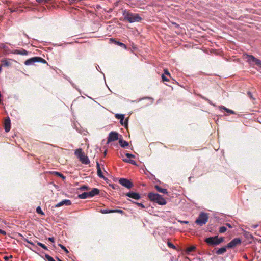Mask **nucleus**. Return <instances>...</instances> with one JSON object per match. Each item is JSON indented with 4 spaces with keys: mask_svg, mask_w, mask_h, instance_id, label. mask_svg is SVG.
Masks as SVG:
<instances>
[{
    "mask_svg": "<svg viewBox=\"0 0 261 261\" xmlns=\"http://www.w3.org/2000/svg\"><path fill=\"white\" fill-rule=\"evenodd\" d=\"M88 187L83 185L77 189V196H95L99 193V190L97 188H93L90 191L87 192Z\"/></svg>",
    "mask_w": 261,
    "mask_h": 261,
    "instance_id": "1",
    "label": "nucleus"
},
{
    "mask_svg": "<svg viewBox=\"0 0 261 261\" xmlns=\"http://www.w3.org/2000/svg\"><path fill=\"white\" fill-rule=\"evenodd\" d=\"M123 15L124 19L127 20L130 23L139 22L142 20V18L138 14L130 13L126 10L123 11Z\"/></svg>",
    "mask_w": 261,
    "mask_h": 261,
    "instance_id": "2",
    "label": "nucleus"
},
{
    "mask_svg": "<svg viewBox=\"0 0 261 261\" xmlns=\"http://www.w3.org/2000/svg\"><path fill=\"white\" fill-rule=\"evenodd\" d=\"M224 238H218V236L211 237L206 238L204 240L205 242L209 245H218L223 242Z\"/></svg>",
    "mask_w": 261,
    "mask_h": 261,
    "instance_id": "3",
    "label": "nucleus"
},
{
    "mask_svg": "<svg viewBox=\"0 0 261 261\" xmlns=\"http://www.w3.org/2000/svg\"><path fill=\"white\" fill-rule=\"evenodd\" d=\"M208 215L204 212H200L198 217L196 219L195 223L198 225L201 226L206 223L208 221Z\"/></svg>",
    "mask_w": 261,
    "mask_h": 261,
    "instance_id": "4",
    "label": "nucleus"
},
{
    "mask_svg": "<svg viewBox=\"0 0 261 261\" xmlns=\"http://www.w3.org/2000/svg\"><path fill=\"white\" fill-rule=\"evenodd\" d=\"M247 61L250 64H254L258 67L261 68V60L257 59L255 57L251 55H247Z\"/></svg>",
    "mask_w": 261,
    "mask_h": 261,
    "instance_id": "5",
    "label": "nucleus"
},
{
    "mask_svg": "<svg viewBox=\"0 0 261 261\" xmlns=\"http://www.w3.org/2000/svg\"><path fill=\"white\" fill-rule=\"evenodd\" d=\"M119 134L116 132L112 131L109 134L108 137L107 144L110 143L111 142L119 140L120 137Z\"/></svg>",
    "mask_w": 261,
    "mask_h": 261,
    "instance_id": "6",
    "label": "nucleus"
},
{
    "mask_svg": "<svg viewBox=\"0 0 261 261\" xmlns=\"http://www.w3.org/2000/svg\"><path fill=\"white\" fill-rule=\"evenodd\" d=\"M150 200L154 203H156L161 205H165L167 203L166 200L163 197H148Z\"/></svg>",
    "mask_w": 261,
    "mask_h": 261,
    "instance_id": "7",
    "label": "nucleus"
},
{
    "mask_svg": "<svg viewBox=\"0 0 261 261\" xmlns=\"http://www.w3.org/2000/svg\"><path fill=\"white\" fill-rule=\"evenodd\" d=\"M119 182L127 189L131 188L133 186V183L129 179L126 178H120L119 180Z\"/></svg>",
    "mask_w": 261,
    "mask_h": 261,
    "instance_id": "8",
    "label": "nucleus"
},
{
    "mask_svg": "<svg viewBox=\"0 0 261 261\" xmlns=\"http://www.w3.org/2000/svg\"><path fill=\"white\" fill-rule=\"evenodd\" d=\"M241 243V240L239 238H236L232 240L227 245L226 247L231 248Z\"/></svg>",
    "mask_w": 261,
    "mask_h": 261,
    "instance_id": "9",
    "label": "nucleus"
},
{
    "mask_svg": "<svg viewBox=\"0 0 261 261\" xmlns=\"http://www.w3.org/2000/svg\"><path fill=\"white\" fill-rule=\"evenodd\" d=\"M4 128L6 132H9L11 129V121L9 117L5 119L4 122Z\"/></svg>",
    "mask_w": 261,
    "mask_h": 261,
    "instance_id": "10",
    "label": "nucleus"
},
{
    "mask_svg": "<svg viewBox=\"0 0 261 261\" xmlns=\"http://www.w3.org/2000/svg\"><path fill=\"white\" fill-rule=\"evenodd\" d=\"M71 204V202L70 200L68 199H65L62 200V201L59 202L57 203L55 207H59L60 206H63V205H70Z\"/></svg>",
    "mask_w": 261,
    "mask_h": 261,
    "instance_id": "11",
    "label": "nucleus"
},
{
    "mask_svg": "<svg viewBox=\"0 0 261 261\" xmlns=\"http://www.w3.org/2000/svg\"><path fill=\"white\" fill-rule=\"evenodd\" d=\"M79 160L82 162V163L87 165L90 163V161L88 158L85 155L84 153L82 155L81 157L79 158Z\"/></svg>",
    "mask_w": 261,
    "mask_h": 261,
    "instance_id": "12",
    "label": "nucleus"
},
{
    "mask_svg": "<svg viewBox=\"0 0 261 261\" xmlns=\"http://www.w3.org/2000/svg\"><path fill=\"white\" fill-rule=\"evenodd\" d=\"M36 62H37L36 57H32L31 58H30V59L27 60L24 62V64L25 65H33L34 63H36Z\"/></svg>",
    "mask_w": 261,
    "mask_h": 261,
    "instance_id": "13",
    "label": "nucleus"
},
{
    "mask_svg": "<svg viewBox=\"0 0 261 261\" xmlns=\"http://www.w3.org/2000/svg\"><path fill=\"white\" fill-rule=\"evenodd\" d=\"M119 143L120 145L122 147H123V148L128 146V145H129L128 142L123 140L122 135H120V138L119 139Z\"/></svg>",
    "mask_w": 261,
    "mask_h": 261,
    "instance_id": "14",
    "label": "nucleus"
},
{
    "mask_svg": "<svg viewBox=\"0 0 261 261\" xmlns=\"http://www.w3.org/2000/svg\"><path fill=\"white\" fill-rule=\"evenodd\" d=\"M14 53L15 54H19L21 55H27L28 54V51L22 48L19 50L16 49L14 50Z\"/></svg>",
    "mask_w": 261,
    "mask_h": 261,
    "instance_id": "15",
    "label": "nucleus"
},
{
    "mask_svg": "<svg viewBox=\"0 0 261 261\" xmlns=\"http://www.w3.org/2000/svg\"><path fill=\"white\" fill-rule=\"evenodd\" d=\"M227 248H228L226 247V246L221 247L216 251V253L217 255L223 254L226 251Z\"/></svg>",
    "mask_w": 261,
    "mask_h": 261,
    "instance_id": "16",
    "label": "nucleus"
},
{
    "mask_svg": "<svg viewBox=\"0 0 261 261\" xmlns=\"http://www.w3.org/2000/svg\"><path fill=\"white\" fill-rule=\"evenodd\" d=\"M155 189L159 192L163 194H167V190L165 188H163L160 187V186L158 185L155 186Z\"/></svg>",
    "mask_w": 261,
    "mask_h": 261,
    "instance_id": "17",
    "label": "nucleus"
},
{
    "mask_svg": "<svg viewBox=\"0 0 261 261\" xmlns=\"http://www.w3.org/2000/svg\"><path fill=\"white\" fill-rule=\"evenodd\" d=\"M220 109H223L225 110L227 113H229L230 114H236L235 112L232 110L228 109L223 106H221L219 107Z\"/></svg>",
    "mask_w": 261,
    "mask_h": 261,
    "instance_id": "18",
    "label": "nucleus"
},
{
    "mask_svg": "<svg viewBox=\"0 0 261 261\" xmlns=\"http://www.w3.org/2000/svg\"><path fill=\"white\" fill-rule=\"evenodd\" d=\"M74 153L77 156V158H79L84 153L82 151V149L81 148H79L75 150Z\"/></svg>",
    "mask_w": 261,
    "mask_h": 261,
    "instance_id": "19",
    "label": "nucleus"
},
{
    "mask_svg": "<svg viewBox=\"0 0 261 261\" xmlns=\"http://www.w3.org/2000/svg\"><path fill=\"white\" fill-rule=\"evenodd\" d=\"M196 249V247L194 246H191L188 247L186 250V253L189 254L191 252L194 251Z\"/></svg>",
    "mask_w": 261,
    "mask_h": 261,
    "instance_id": "20",
    "label": "nucleus"
},
{
    "mask_svg": "<svg viewBox=\"0 0 261 261\" xmlns=\"http://www.w3.org/2000/svg\"><path fill=\"white\" fill-rule=\"evenodd\" d=\"M44 259L45 261H56L53 257L47 254L44 255Z\"/></svg>",
    "mask_w": 261,
    "mask_h": 261,
    "instance_id": "21",
    "label": "nucleus"
},
{
    "mask_svg": "<svg viewBox=\"0 0 261 261\" xmlns=\"http://www.w3.org/2000/svg\"><path fill=\"white\" fill-rule=\"evenodd\" d=\"M123 161L124 162L129 163H130V164H132V165H137L136 161L133 160L124 159H123Z\"/></svg>",
    "mask_w": 261,
    "mask_h": 261,
    "instance_id": "22",
    "label": "nucleus"
},
{
    "mask_svg": "<svg viewBox=\"0 0 261 261\" xmlns=\"http://www.w3.org/2000/svg\"><path fill=\"white\" fill-rule=\"evenodd\" d=\"M115 43L116 44L120 46V47H122V48H123L124 49H126V48H127L126 45L125 44H124V43H123L122 42H120L119 41H115Z\"/></svg>",
    "mask_w": 261,
    "mask_h": 261,
    "instance_id": "23",
    "label": "nucleus"
},
{
    "mask_svg": "<svg viewBox=\"0 0 261 261\" xmlns=\"http://www.w3.org/2000/svg\"><path fill=\"white\" fill-rule=\"evenodd\" d=\"M36 61H37V62H40V63H47V62L46 61V60L45 59H44L40 57H36Z\"/></svg>",
    "mask_w": 261,
    "mask_h": 261,
    "instance_id": "24",
    "label": "nucleus"
},
{
    "mask_svg": "<svg viewBox=\"0 0 261 261\" xmlns=\"http://www.w3.org/2000/svg\"><path fill=\"white\" fill-rule=\"evenodd\" d=\"M120 123H121V125H124L125 126V127H126V128L127 127V126H128V120H125L124 121V119H121L120 120Z\"/></svg>",
    "mask_w": 261,
    "mask_h": 261,
    "instance_id": "25",
    "label": "nucleus"
},
{
    "mask_svg": "<svg viewBox=\"0 0 261 261\" xmlns=\"http://www.w3.org/2000/svg\"><path fill=\"white\" fill-rule=\"evenodd\" d=\"M36 213L38 214H40L42 216H44L45 215L44 213L42 211L40 206H38L36 208Z\"/></svg>",
    "mask_w": 261,
    "mask_h": 261,
    "instance_id": "26",
    "label": "nucleus"
},
{
    "mask_svg": "<svg viewBox=\"0 0 261 261\" xmlns=\"http://www.w3.org/2000/svg\"><path fill=\"white\" fill-rule=\"evenodd\" d=\"M54 174L55 175H57L58 176H59L60 177H61L63 180H64L65 179V178H66V177L65 176H64V175L62 174L60 172H55Z\"/></svg>",
    "mask_w": 261,
    "mask_h": 261,
    "instance_id": "27",
    "label": "nucleus"
},
{
    "mask_svg": "<svg viewBox=\"0 0 261 261\" xmlns=\"http://www.w3.org/2000/svg\"><path fill=\"white\" fill-rule=\"evenodd\" d=\"M227 230V228L225 226H221L219 228V231L220 233H222L226 232Z\"/></svg>",
    "mask_w": 261,
    "mask_h": 261,
    "instance_id": "28",
    "label": "nucleus"
},
{
    "mask_svg": "<svg viewBox=\"0 0 261 261\" xmlns=\"http://www.w3.org/2000/svg\"><path fill=\"white\" fill-rule=\"evenodd\" d=\"M115 117L118 119H124V115L123 114H116L115 115Z\"/></svg>",
    "mask_w": 261,
    "mask_h": 261,
    "instance_id": "29",
    "label": "nucleus"
},
{
    "mask_svg": "<svg viewBox=\"0 0 261 261\" xmlns=\"http://www.w3.org/2000/svg\"><path fill=\"white\" fill-rule=\"evenodd\" d=\"M113 210H109V209H104V210H101V212L103 214H108L110 213H113Z\"/></svg>",
    "mask_w": 261,
    "mask_h": 261,
    "instance_id": "30",
    "label": "nucleus"
},
{
    "mask_svg": "<svg viewBox=\"0 0 261 261\" xmlns=\"http://www.w3.org/2000/svg\"><path fill=\"white\" fill-rule=\"evenodd\" d=\"M98 176L101 178H105L103 176L101 169H98V170L97 171Z\"/></svg>",
    "mask_w": 261,
    "mask_h": 261,
    "instance_id": "31",
    "label": "nucleus"
},
{
    "mask_svg": "<svg viewBox=\"0 0 261 261\" xmlns=\"http://www.w3.org/2000/svg\"><path fill=\"white\" fill-rule=\"evenodd\" d=\"M126 196H140L139 193L135 192H128L127 193Z\"/></svg>",
    "mask_w": 261,
    "mask_h": 261,
    "instance_id": "32",
    "label": "nucleus"
},
{
    "mask_svg": "<svg viewBox=\"0 0 261 261\" xmlns=\"http://www.w3.org/2000/svg\"><path fill=\"white\" fill-rule=\"evenodd\" d=\"M62 249H63L66 253H69V251L67 249V248L63 245L61 244H59L58 245Z\"/></svg>",
    "mask_w": 261,
    "mask_h": 261,
    "instance_id": "33",
    "label": "nucleus"
},
{
    "mask_svg": "<svg viewBox=\"0 0 261 261\" xmlns=\"http://www.w3.org/2000/svg\"><path fill=\"white\" fill-rule=\"evenodd\" d=\"M199 97H200V98H202L203 99H204L205 100H206V101H207L208 103H210V104H211V105H212V103L210 99H208V98H207L206 97H204V96H202V95H199Z\"/></svg>",
    "mask_w": 261,
    "mask_h": 261,
    "instance_id": "34",
    "label": "nucleus"
},
{
    "mask_svg": "<svg viewBox=\"0 0 261 261\" xmlns=\"http://www.w3.org/2000/svg\"><path fill=\"white\" fill-rule=\"evenodd\" d=\"M167 245L169 248L176 249V246L170 242H168Z\"/></svg>",
    "mask_w": 261,
    "mask_h": 261,
    "instance_id": "35",
    "label": "nucleus"
},
{
    "mask_svg": "<svg viewBox=\"0 0 261 261\" xmlns=\"http://www.w3.org/2000/svg\"><path fill=\"white\" fill-rule=\"evenodd\" d=\"M147 196H161V195H160L158 193H154L153 192H149L148 193Z\"/></svg>",
    "mask_w": 261,
    "mask_h": 261,
    "instance_id": "36",
    "label": "nucleus"
},
{
    "mask_svg": "<svg viewBox=\"0 0 261 261\" xmlns=\"http://www.w3.org/2000/svg\"><path fill=\"white\" fill-rule=\"evenodd\" d=\"M19 236L20 237L21 239L24 241L26 242L27 243L29 242V240L27 238H25L22 234L19 233Z\"/></svg>",
    "mask_w": 261,
    "mask_h": 261,
    "instance_id": "37",
    "label": "nucleus"
},
{
    "mask_svg": "<svg viewBox=\"0 0 261 261\" xmlns=\"http://www.w3.org/2000/svg\"><path fill=\"white\" fill-rule=\"evenodd\" d=\"M13 258V256L10 255L9 256H5L4 257V259L5 261H9V259Z\"/></svg>",
    "mask_w": 261,
    "mask_h": 261,
    "instance_id": "38",
    "label": "nucleus"
},
{
    "mask_svg": "<svg viewBox=\"0 0 261 261\" xmlns=\"http://www.w3.org/2000/svg\"><path fill=\"white\" fill-rule=\"evenodd\" d=\"M112 211H113V213H121V214L123 213V211H122V210H120V209L113 210Z\"/></svg>",
    "mask_w": 261,
    "mask_h": 261,
    "instance_id": "39",
    "label": "nucleus"
},
{
    "mask_svg": "<svg viewBox=\"0 0 261 261\" xmlns=\"http://www.w3.org/2000/svg\"><path fill=\"white\" fill-rule=\"evenodd\" d=\"M125 155L128 158H134L135 157V156L134 154H132L129 153H126Z\"/></svg>",
    "mask_w": 261,
    "mask_h": 261,
    "instance_id": "40",
    "label": "nucleus"
},
{
    "mask_svg": "<svg viewBox=\"0 0 261 261\" xmlns=\"http://www.w3.org/2000/svg\"><path fill=\"white\" fill-rule=\"evenodd\" d=\"M134 202L139 207H140L142 208H143L145 207L144 205L142 203H139V202Z\"/></svg>",
    "mask_w": 261,
    "mask_h": 261,
    "instance_id": "41",
    "label": "nucleus"
},
{
    "mask_svg": "<svg viewBox=\"0 0 261 261\" xmlns=\"http://www.w3.org/2000/svg\"><path fill=\"white\" fill-rule=\"evenodd\" d=\"M162 79L163 81H169V80L166 76L165 74H162Z\"/></svg>",
    "mask_w": 261,
    "mask_h": 261,
    "instance_id": "42",
    "label": "nucleus"
},
{
    "mask_svg": "<svg viewBox=\"0 0 261 261\" xmlns=\"http://www.w3.org/2000/svg\"><path fill=\"white\" fill-rule=\"evenodd\" d=\"M3 63L4 66H8L9 65V62L7 61V60H3Z\"/></svg>",
    "mask_w": 261,
    "mask_h": 261,
    "instance_id": "43",
    "label": "nucleus"
},
{
    "mask_svg": "<svg viewBox=\"0 0 261 261\" xmlns=\"http://www.w3.org/2000/svg\"><path fill=\"white\" fill-rule=\"evenodd\" d=\"M247 95L249 96V97L251 99H253V95H252V93H251L250 91H248V92H247Z\"/></svg>",
    "mask_w": 261,
    "mask_h": 261,
    "instance_id": "44",
    "label": "nucleus"
},
{
    "mask_svg": "<svg viewBox=\"0 0 261 261\" xmlns=\"http://www.w3.org/2000/svg\"><path fill=\"white\" fill-rule=\"evenodd\" d=\"M164 74H166V75H169L170 76V73L169 72V71H168L167 69H165L164 70Z\"/></svg>",
    "mask_w": 261,
    "mask_h": 261,
    "instance_id": "45",
    "label": "nucleus"
},
{
    "mask_svg": "<svg viewBox=\"0 0 261 261\" xmlns=\"http://www.w3.org/2000/svg\"><path fill=\"white\" fill-rule=\"evenodd\" d=\"M225 225H226V226H227V227H228V228H233V226H232L231 224H230V223H226L225 224Z\"/></svg>",
    "mask_w": 261,
    "mask_h": 261,
    "instance_id": "46",
    "label": "nucleus"
},
{
    "mask_svg": "<svg viewBox=\"0 0 261 261\" xmlns=\"http://www.w3.org/2000/svg\"><path fill=\"white\" fill-rule=\"evenodd\" d=\"M48 240L49 241H50V242H53V243H54V242H55V239H54V237H49V238H48Z\"/></svg>",
    "mask_w": 261,
    "mask_h": 261,
    "instance_id": "47",
    "label": "nucleus"
},
{
    "mask_svg": "<svg viewBox=\"0 0 261 261\" xmlns=\"http://www.w3.org/2000/svg\"><path fill=\"white\" fill-rule=\"evenodd\" d=\"M41 247L45 250H48L47 247L43 244H42V246H41Z\"/></svg>",
    "mask_w": 261,
    "mask_h": 261,
    "instance_id": "48",
    "label": "nucleus"
},
{
    "mask_svg": "<svg viewBox=\"0 0 261 261\" xmlns=\"http://www.w3.org/2000/svg\"><path fill=\"white\" fill-rule=\"evenodd\" d=\"M96 168H97V171L98 170V169H100V164L98 163V162H96Z\"/></svg>",
    "mask_w": 261,
    "mask_h": 261,
    "instance_id": "49",
    "label": "nucleus"
},
{
    "mask_svg": "<svg viewBox=\"0 0 261 261\" xmlns=\"http://www.w3.org/2000/svg\"><path fill=\"white\" fill-rule=\"evenodd\" d=\"M0 233L4 235L6 234V232L2 229H0Z\"/></svg>",
    "mask_w": 261,
    "mask_h": 261,
    "instance_id": "50",
    "label": "nucleus"
},
{
    "mask_svg": "<svg viewBox=\"0 0 261 261\" xmlns=\"http://www.w3.org/2000/svg\"><path fill=\"white\" fill-rule=\"evenodd\" d=\"M130 198H132L133 199H135L136 200H138L139 198H140L141 197H139V196H137V197H129Z\"/></svg>",
    "mask_w": 261,
    "mask_h": 261,
    "instance_id": "51",
    "label": "nucleus"
},
{
    "mask_svg": "<svg viewBox=\"0 0 261 261\" xmlns=\"http://www.w3.org/2000/svg\"><path fill=\"white\" fill-rule=\"evenodd\" d=\"M37 244L39 246L41 247V246H42V245L43 243H41V242H40L37 241Z\"/></svg>",
    "mask_w": 261,
    "mask_h": 261,
    "instance_id": "52",
    "label": "nucleus"
},
{
    "mask_svg": "<svg viewBox=\"0 0 261 261\" xmlns=\"http://www.w3.org/2000/svg\"><path fill=\"white\" fill-rule=\"evenodd\" d=\"M181 223H184V224H188L189 221H180Z\"/></svg>",
    "mask_w": 261,
    "mask_h": 261,
    "instance_id": "53",
    "label": "nucleus"
},
{
    "mask_svg": "<svg viewBox=\"0 0 261 261\" xmlns=\"http://www.w3.org/2000/svg\"><path fill=\"white\" fill-rule=\"evenodd\" d=\"M88 197H78V198H79L80 199H86V198H87Z\"/></svg>",
    "mask_w": 261,
    "mask_h": 261,
    "instance_id": "54",
    "label": "nucleus"
},
{
    "mask_svg": "<svg viewBox=\"0 0 261 261\" xmlns=\"http://www.w3.org/2000/svg\"><path fill=\"white\" fill-rule=\"evenodd\" d=\"M257 226H258V225H253L252 226V227L253 228H257Z\"/></svg>",
    "mask_w": 261,
    "mask_h": 261,
    "instance_id": "55",
    "label": "nucleus"
},
{
    "mask_svg": "<svg viewBox=\"0 0 261 261\" xmlns=\"http://www.w3.org/2000/svg\"><path fill=\"white\" fill-rule=\"evenodd\" d=\"M28 243L31 244L32 246H35L33 242H31L30 241H29V242H28Z\"/></svg>",
    "mask_w": 261,
    "mask_h": 261,
    "instance_id": "56",
    "label": "nucleus"
},
{
    "mask_svg": "<svg viewBox=\"0 0 261 261\" xmlns=\"http://www.w3.org/2000/svg\"><path fill=\"white\" fill-rule=\"evenodd\" d=\"M173 24H174L176 28H178L179 27V24H177L176 23H173Z\"/></svg>",
    "mask_w": 261,
    "mask_h": 261,
    "instance_id": "57",
    "label": "nucleus"
},
{
    "mask_svg": "<svg viewBox=\"0 0 261 261\" xmlns=\"http://www.w3.org/2000/svg\"><path fill=\"white\" fill-rule=\"evenodd\" d=\"M243 258L245 259H248V257L247 256V255L246 254H245L244 256H243Z\"/></svg>",
    "mask_w": 261,
    "mask_h": 261,
    "instance_id": "58",
    "label": "nucleus"
},
{
    "mask_svg": "<svg viewBox=\"0 0 261 261\" xmlns=\"http://www.w3.org/2000/svg\"><path fill=\"white\" fill-rule=\"evenodd\" d=\"M248 237H249L250 238H253L252 235L251 234H249V233H248Z\"/></svg>",
    "mask_w": 261,
    "mask_h": 261,
    "instance_id": "59",
    "label": "nucleus"
},
{
    "mask_svg": "<svg viewBox=\"0 0 261 261\" xmlns=\"http://www.w3.org/2000/svg\"><path fill=\"white\" fill-rule=\"evenodd\" d=\"M56 258L57 259L58 261H59V260H61L58 257L56 256Z\"/></svg>",
    "mask_w": 261,
    "mask_h": 261,
    "instance_id": "60",
    "label": "nucleus"
},
{
    "mask_svg": "<svg viewBox=\"0 0 261 261\" xmlns=\"http://www.w3.org/2000/svg\"><path fill=\"white\" fill-rule=\"evenodd\" d=\"M78 57H79V59H80L82 57V56H79Z\"/></svg>",
    "mask_w": 261,
    "mask_h": 261,
    "instance_id": "61",
    "label": "nucleus"
},
{
    "mask_svg": "<svg viewBox=\"0 0 261 261\" xmlns=\"http://www.w3.org/2000/svg\"><path fill=\"white\" fill-rule=\"evenodd\" d=\"M104 154H105V155H106V154H107V151L106 150L105 151Z\"/></svg>",
    "mask_w": 261,
    "mask_h": 261,
    "instance_id": "62",
    "label": "nucleus"
},
{
    "mask_svg": "<svg viewBox=\"0 0 261 261\" xmlns=\"http://www.w3.org/2000/svg\"><path fill=\"white\" fill-rule=\"evenodd\" d=\"M24 35H25V36L28 37V35H27V34H24Z\"/></svg>",
    "mask_w": 261,
    "mask_h": 261,
    "instance_id": "63",
    "label": "nucleus"
}]
</instances>
